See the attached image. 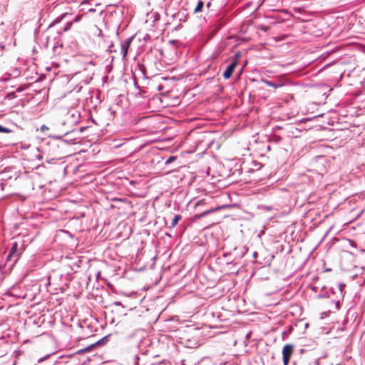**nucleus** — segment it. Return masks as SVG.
Instances as JSON below:
<instances>
[{
  "mask_svg": "<svg viewBox=\"0 0 365 365\" xmlns=\"http://www.w3.org/2000/svg\"><path fill=\"white\" fill-rule=\"evenodd\" d=\"M72 25H73V22H72V21H69V22H68V23L66 24V26H65L64 29H63V30H64V31H68V30L71 28Z\"/></svg>",
  "mask_w": 365,
  "mask_h": 365,
  "instance_id": "obj_12",
  "label": "nucleus"
},
{
  "mask_svg": "<svg viewBox=\"0 0 365 365\" xmlns=\"http://www.w3.org/2000/svg\"><path fill=\"white\" fill-rule=\"evenodd\" d=\"M240 56V53H237L235 55V60L234 61H237V59Z\"/></svg>",
  "mask_w": 365,
  "mask_h": 365,
  "instance_id": "obj_17",
  "label": "nucleus"
},
{
  "mask_svg": "<svg viewBox=\"0 0 365 365\" xmlns=\"http://www.w3.org/2000/svg\"><path fill=\"white\" fill-rule=\"evenodd\" d=\"M237 65V61H233L224 71L222 76L225 79H229Z\"/></svg>",
  "mask_w": 365,
  "mask_h": 365,
  "instance_id": "obj_4",
  "label": "nucleus"
},
{
  "mask_svg": "<svg viewBox=\"0 0 365 365\" xmlns=\"http://www.w3.org/2000/svg\"><path fill=\"white\" fill-rule=\"evenodd\" d=\"M210 4H211V3H210V2L207 3V7H209V6H210Z\"/></svg>",
  "mask_w": 365,
  "mask_h": 365,
  "instance_id": "obj_21",
  "label": "nucleus"
},
{
  "mask_svg": "<svg viewBox=\"0 0 365 365\" xmlns=\"http://www.w3.org/2000/svg\"><path fill=\"white\" fill-rule=\"evenodd\" d=\"M94 11H96V9H90L88 10V12H94Z\"/></svg>",
  "mask_w": 365,
  "mask_h": 365,
  "instance_id": "obj_19",
  "label": "nucleus"
},
{
  "mask_svg": "<svg viewBox=\"0 0 365 365\" xmlns=\"http://www.w3.org/2000/svg\"><path fill=\"white\" fill-rule=\"evenodd\" d=\"M48 128L46 125H42L40 128V130L41 132H44L45 130H48Z\"/></svg>",
  "mask_w": 365,
  "mask_h": 365,
  "instance_id": "obj_15",
  "label": "nucleus"
},
{
  "mask_svg": "<svg viewBox=\"0 0 365 365\" xmlns=\"http://www.w3.org/2000/svg\"><path fill=\"white\" fill-rule=\"evenodd\" d=\"M68 14V13H64L63 14H61V16H59L58 17H57L54 21H53V24H58L59 22H61L67 15Z\"/></svg>",
  "mask_w": 365,
  "mask_h": 365,
  "instance_id": "obj_9",
  "label": "nucleus"
},
{
  "mask_svg": "<svg viewBox=\"0 0 365 365\" xmlns=\"http://www.w3.org/2000/svg\"><path fill=\"white\" fill-rule=\"evenodd\" d=\"M204 6V2L202 1H199L196 7L194 9V13H198L202 11Z\"/></svg>",
  "mask_w": 365,
  "mask_h": 365,
  "instance_id": "obj_8",
  "label": "nucleus"
},
{
  "mask_svg": "<svg viewBox=\"0 0 365 365\" xmlns=\"http://www.w3.org/2000/svg\"><path fill=\"white\" fill-rule=\"evenodd\" d=\"M115 304L116 305H120V302H115Z\"/></svg>",
  "mask_w": 365,
  "mask_h": 365,
  "instance_id": "obj_22",
  "label": "nucleus"
},
{
  "mask_svg": "<svg viewBox=\"0 0 365 365\" xmlns=\"http://www.w3.org/2000/svg\"><path fill=\"white\" fill-rule=\"evenodd\" d=\"M177 159V157L176 156H170L169 157L166 161H165V165H168L171 163H173V161H175V160Z\"/></svg>",
  "mask_w": 365,
  "mask_h": 365,
  "instance_id": "obj_10",
  "label": "nucleus"
},
{
  "mask_svg": "<svg viewBox=\"0 0 365 365\" xmlns=\"http://www.w3.org/2000/svg\"><path fill=\"white\" fill-rule=\"evenodd\" d=\"M344 287H345V284H344L341 283V284H339V289H340V291H341V292H342V289H343Z\"/></svg>",
  "mask_w": 365,
  "mask_h": 365,
  "instance_id": "obj_16",
  "label": "nucleus"
},
{
  "mask_svg": "<svg viewBox=\"0 0 365 365\" xmlns=\"http://www.w3.org/2000/svg\"><path fill=\"white\" fill-rule=\"evenodd\" d=\"M257 255V252H254V254H253L254 257H256Z\"/></svg>",
  "mask_w": 365,
  "mask_h": 365,
  "instance_id": "obj_20",
  "label": "nucleus"
},
{
  "mask_svg": "<svg viewBox=\"0 0 365 365\" xmlns=\"http://www.w3.org/2000/svg\"><path fill=\"white\" fill-rule=\"evenodd\" d=\"M20 253L17 250V244L14 243L6 257V262H11V265H14L19 259Z\"/></svg>",
  "mask_w": 365,
  "mask_h": 365,
  "instance_id": "obj_1",
  "label": "nucleus"
},
{
  "mask_svg": "<svg viewBox=\"0 0 365 365\" xmlns=\"http://www.w3.org/2000/svg\"><path fill=\"white\" fill-rule=\"evenodd\" d=\"M262 81L265 85H267L268 86H270V87H272L274 88H280V87L283 86L282 83H274L273 81H270L265 80V79H262Z\"/></svg>",
  "mask_w": 365,
  "mask_h": 365,
  "instance_id": "obj_6",
  "label": "nucleus"
},
{
  "mask_svg": "<svg viewBox=\"0 0 365 365\" xmlns=\"http://www.w3.org/2000/svg\"><path fill=\"white\" fill-rule=\"evenodd\" d=\"M181 218H182V217L180 215H175L172 220L171 225L169 228L172 229V228L175 227L178 225L179 220H181Z\"/></svg>",
  "mask_w": 365,
  "mask_h": 365,
  "instance_id": "obj_7",
  "label": "nucleus"
},
{
  "mask_svg": "<svg viewBox=\"0 0 365 365\" xmlns=\"http://www.w3.org/2000/svg\"><path fill=\"white\" fill-rule=\"evenodd\" d=\"M11 132V130L10 129L0 125V133H9Z\"/></svg>",
  "mask_w": 365,
  "mask_h": 365,
  "instance_id": "obj_11",
  "label": "nucleus"
},
{
  "mask_svg": "<svg viewBox=\"0 0 365 365\" xmlns=\"http://www.w3.org/2000/svg\"><path fill=\"white\" fill-rule=\"evenodd\" d=\"M94 346H95L94 344L91 345V346H88V347H86V348H85V349H81L80 351H78V352H79V353H81V352L88 351H90V350H91V349Z\"/></svg>",
  "mask_w": 365,
  "mask_h": 365,
  "instance_id": "obj_13",
  "label": "nucleus"
},
{
  "mask_svg": "<svg viewBox=\"0 0 365 365\" xmlns=\"http://www.w3.org/2000/svg\"><path fill=\"white\" fill-rule=\"evenodd\" d=\"M294 346L292 344H286L282 349L283 362L287 365L291 356L293 354Z\"/></svg>",
  "mask_w": 365,
  "mask_h": 365,
  "instance_id": "obj_2",
  "label": "nucleus"
},
{
  "mask_svg": "<svg viewBox=\"0 0 365 365\" xmlns=\"http://www.w3.org/2000/svg\"><path fill=\"white\" fill-rule=\"evenodd\" d=\"M133 39V37L128 38L125 41L121 43L120 45V53L123 56V58H125L128 53V48L130 46V43Z\"/></svg>",
  "mask_w": 365,
  "mask_h": 365,
  "instance_id": "obj_3",
  "label": "nucleus"
},
{
  "mask_svg": "<svg viewBox=\"0 0 365 365\" xmlns=\"http://www.w3.org/2000/svg\"><path fill=\"white\" fill-rule=\"evenodd\" d=\"M81 19H82V15L78 14L75 17V19H73V21L72 22H73V24L79 22L81 20Z\"/></svg>",
  "mask_w": 365,
  "mask_h": 365,
  "instance_id": "obj_14",
  "label": "nucleus"
},
{
  "mask_svg": "<svg viewBox=\"0 0 365 365\" xmlns=\"http://www.w3.org/2000/svg\"><path fill=\"white\" fill-rule=\"evenodd\" d=\"M264 209H265L266 210L269 211V210H272V207L265 206V207H264Z\"/></svg>",
  "mask_w": 365,
  "mask_h": 365,
  "instance_id": "obj_18",
  "label": "nucleus"
},
{
  "mask_svg": "<svg viewBox=\"0 0 365 365\" xmlns=\"http://www.w3.org/2000/svg\"><path fill=\"white\" fill-rule=\"evenodd\" d=\"M218 210H219L218 207L212 208V209L207 210L206 211H204L199 215H195V219H201V218L207 216V215L212 213L213 212Z\"/></svg>",
  "mask_w": 365,
  "mask_h": 365,
  "instance_id": "obj_5",
  "label": "nucleus"
}]
</instances>
